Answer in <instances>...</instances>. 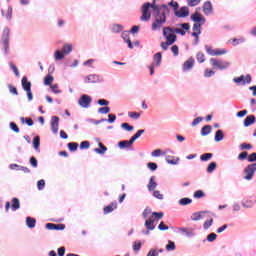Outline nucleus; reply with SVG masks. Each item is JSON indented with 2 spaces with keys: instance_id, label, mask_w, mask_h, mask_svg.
Wrapping results in <instances>:
<instances>
[{
  "instance_id": "5701e85b",
  "label": "nucleus",
  "mask_w": 256,
  "mask_h": 256,
  "mask_svg": "<svg viewBox=\"0 0 256 256\" xmlns=\"http://www.w3.org/2000/svg\"><path fill=\"white\" fill-rule=\"evenodd\" d=\"M99 148H95V153H98V155H105V152L107 151V146L103 145L101 142L98 143Z\"/></svg>"
},
{
  "instance_id": "e2e57ef3",
  "label": "nucleus",
  "mask_w": 256,
  "mask_h": 256,
  "mask_svg": "<svg viewBox=\"0 0 256 256\" xmlns=\"http://www.w3.org/2000/svg\"><path fill=\"white\" fill-rule=\"evenodd\" d=\"M213 75H215V71L212 69H206L204 71V77H213Z\"/></svg>"
},
{
  "instance_id": "864d4df0",
  "label": "nucleus",
  "mask_w": 256,
  "mask_h": 256,
  "mask_svg": "<svg viewBox=\"0 0 256 256\" xmlns=\"http://www.w3.org/2000/svg\"><path fill=\"white\" fill-rule=\"evenodd\" d=\"M112 31H113V33H121V31H123V26H121L119 24H115L112 27Z\"/></svg>"
},
{
  "instance_id": "8fccbe9b",
  "label": "nucleus",
  "mask_w": 256,
  "mask_h": 256,
  "mask_svg": "<svg viewBox=\"0 0 256 256\" xmlns=\"http://www.w3.org/2000/svg\"><path fill=\"white\" fill-rule=\"evenodd\" d=\"M214 169H217V163L211 162L207 167V173H213Z\"/></svg>"
},
{
  "instance_id": "4468645a",
  "label": "nucleus",
  "mask_w": 256,
  "mask_h": 256,
  "mask_svg": "<svg viewBox=\"0 0 256 256\" xmlns=\"http://www.w3.org/2000/svg\"><path fill=\"white\" fill-rule=\"evenodd\" d=\"M85 83H101V76L97 74H90L86 77Z\"/></svg>"
},
{
  "instance_id": "f03ea898",
  "label": "nucleus",
  "mask_w": 256,
  "mask_h": 256,
  "mask_svg": "<svg viewBox=\"0 0 256 256\" xmlns=\"http://www.w3.org/2000/svg\"><path fill=\"white\" fill-rule=\"evenodd\" d=\"M175 28L173 29L170 26L163 28V37H165L166 41L170 43H175L177 41V34H175Z\"/></svg>"
},
{
  "instance_id": "c03bdc74",
  "label": "nucleus",
  "mask_w": 256,
  "mask_h": 256,
  "mask_svg": "<svg viewBox=\"0 0 256 256\" xmlns=\"http://www.w3.org/2000/svg\"><path fill=\"white\" fill-rule=\"evenodd\" d=\"M193 203V200L191 198H182L179 200L180 205H191Z\"/></svg>"
},
{
  "instance_id": "ea45409f",
  "label": "nucleus",
  "mask_w": 256,
  "mask_h": 256,
  "mask_svg": "<svg viewBox=\"0 0 256 256\" xmlns=\"http://www.w3.org/2000/svg\"><path fill=\"white\" fill-rule=\"evenodd\" d=\"M56 61H61V59H65V53L61 52V50H57L54 54Z\"/></svg>"
},
{
  "instance_id": "09e8293b",
  "label": "nucleus",
  "mask_w": 256,
  "mask_h": 256,
  "mask_svg": "<svg viewBox=\"0 0 256 256\" xmlns=\"http://www.w3.org/2000/svg\"><path fill=\"white\" fill-rule=\"evenodd\" d=\"M202 197H205V192H203V190H197L194 192L195 199H202Z\"/></svg>"
},
{
  "instance_id": "c756f323",
  "label": "nucleus",
  "mask_w": 256,
  "mask_h": 256,
  "mask_svg": "<svg viewBox=\"0 0 256 256\" xmlns=\"http://www.w3.org/2000/svg\"><path fill=\"white\" fill-rule=\"evenodd\" d=\"M211 131H212L211 125H205L201 129L202 137H206V135H209V133H211Z\"/></svg>"
},
{
  "instance_id": "ddd939ff",
  "label": "nucleus",
  "mask_w": 256,
  "mask_h": 256,
  "mask_svg": "<svg viewBox=\"0 0 256 256\" xmlns=\"http://www.w3.org/2000/svg\"><path fill=\"white\" fill-rule=\"evenodd\" d=\"M234 83H242V85H247V83H251V75H242L240 77L234 78Z\"/></svg>"
},
{
  "instance_id": "7ed1b4c3",
  "label": "nucleus",
  "mask_w": 256,
  "mask_h": 256,
  "mask_svg": "<svg viewBox=\"0 0 256 256\" xmlns=\"http://www.w3.org/2000/svg\"><path fill=\"white\" fill-rule=\"evenodd\" d=\"M151 3L145 2L142 7V15L140 17V21H151Z\"/></svg>"
},
{
  "instance_id": "3c124183",
  "label": "nucleus",
  "mask_w": 256,
  "mask_h": 256,
  "mask_svg": "<svg viewBox=\"0 0 256 256\" xmlns=\"http://www.w3.org/2000/svg\"><path fill=\"white\" fill-rule=\"evenodd\" d=\"M189 7H197L201 3V0H186Z\"/></svg>"
},
{
  "instance_id": "1a4fd4ad",
  "label": "nucleus",
  "mask_w": 256,
  "mask_h": 256,
  "mask_svg": "<svg viewBox=\"0 0 256 256\" xmlns=\"http://www.w3.org/2000/svg\"><path fill=\"white\" fill-rule=\"evenodd\" d=\"M179 27L181 28H174V31L178 35H182V36L186 35L187 31L191 29V25H189V23L179 24Z\"/></svg>"
},
{
  "instance_id": "e433bc0d",
  "label": "nucleus",
  "mask_w": 256,
  "mask_h": 256,
  "mask_svg": "<svg viewBox=\"0 0 256 256\" xmlns=\"http://www.w3.org/2000/svg\"><path fill=\"white\" fill-rule=\"evenodd\" d=\"M17 209H21V203L17 198L12 199V211H17Z\"/></svg>"
},
{
  "instance_id": "f8f14e48",
  "label": "nucleus",
  "mask_w": 256,
  "mask_h": 256,
  "mask_svg": "<svg viewBox=\"0 0 256 256\" xmlns=\"http://www.w3.org/2000/svg\"><path fill=\"white\" fill-rule=\"evenodd\" d=\"M46 229H48V231H63L65 229V224L47 223Z\"/></svg>"
},
{
  "instance_id": "bf43d9fd",
  "label": "nucleus",
  "mask_w": 256,
  "mask_h": 256,
  "mask_svg": "<svg viewBox=\"0 0 256 256\" xmlns=\"http://www.w3.org/2000/svg\"><path fill=\"white\" fill-rule=\"evenodd\" d=\"M147 167L149 168L150 171H157V163L155 162H149L147 164Z\"/></svg>"
},
{
  "instance_id": "6e6552de",
  "label": "nucleus",
  "mask_w": 256,
  "mask_h": 256,
  "mask_svg": "<svg viewBox=\"0 0 256 256\" xmlns=\"http://www.w3.org/2000/svg\"><path fill=\"white\" fill-rule=\"evenodd\" d=\"M2 45L4 47V52L6 54L9 53V29L8 28L3 30Z\"/></svg>"
},
{
  "instance_id": "f704fd0d",
  "label": "nucleus",
  "mask_w": 256,
  "mask_h": 256,
  "mask_svg": "<svg viewBox=\"0 0 256 256\" xmlns=\"http://www.w3.org/2000/svg\"><path fill=\"white\" fill-rule=\"evenodd\" d=\"M163 212H153L150 219H153V221H159L163 219Z\"/></svg>"
},
{
  "instance_id": "dca6fc26",
  "label": "nucleus",
  "mask_w": 256,
  "mask_h": 256,
  "mask_svg": "<svg viewBox=\"0 0 256 256\" xmlns=\"http://www.w3.org/2000/svg\"><path fill=\"white\" fill-rule=\"evenodd\" d=\"M117 209V202H111L109 205L104 207L103 212L104 215H109V213H113Z\"/></svg>"
},
{
  "instance_id": "c9c22d12",
  "label": "nucleus",
  "mask_w": 256,
  "mask_h": 256,
  "mask_svg": "<svg viewBox=\"0 0 256 256\" xmlns=\"http://www.w3.org/2000/svg\"><path fill=\"white\" fill-rule=\"evenodd\" d=\"M166 161L170 165H177L179 163V158H175V156H167Z\"/></svg>"
},
{
  "instance_id": "69168bd1",
  "label": "nucleus",
  "mask_w": 256,
  "mask_h": 256,
  "mask_svg": "<svg viewBox=\"0 0 256 256\" xmlns=\"http://www.w3.org/2000/svg\"><path fill=\"white\" fill-rule=\"evenodd\" d=\"M212 225H213V219H210V220H206L204 222L203 227H204V229H209V227H211Z\"/></svg>"
},
{
  "instance_id": "49530a36",
  "label": "nucleus",
  "mask_w": 256,
  "mask_h": 256,
  "mask_svg": "<svg viewBox=\"0 0 256 256\" xmlns=\"http://www.w3.org/2000/svg\"><path fill=\"white\" fill-rule=\"evenodd\" d=\"M213 157V153H204L200 156L202 161H209Z\"/></svg>"
},
{
  "instance_id": "6ab92c4d",
  "label": "nucleus",
  "mask_w": 256,
  "mask_h": 256,
  "mask_svg": "<svg viewBox=\"0 0 256 256\" xmlns=\"http://www.w3.org/2000/svg\"><path fill=\"white\" fill-rule=\"evenodd\" d=\"M133 143H134L133 140L130 138V140L120 141L118 143V147H120V149H129V147H131Z\"/></svg>"
},
{
  "instance_id": "2eb2a0df",
  "label": "nucleus",
  "mask_w": 256,
  "mask_h": 256,
  "mask_svg": "<svg viewBox=\"0 0 256 256\" xmlns=\"http://www.w3.org/2000/svg\"><path fill=\"white\" fill-rule=\"evenodd\" d=\"M51 129L53 133L59 132V117L53 116L51 121Z\"/></svg>"
},
{
  "instance_id": "473e14b6",
  "label": "nucleus",
  "mask_w": 256,
  "mask_h": 256,
  "mask_svg": "<svg viewBox=\"0 0 256 256\" xmlns=\"http://www.w3.org/2000/svg\"><path fill=\"white\" fill-rule=\"evenodd\" d=\"M33 147L35 151H39V147H41V138L39 136L34 137Z\"/></svg>"
},
{
  "instance_id": "2f4dec72",
  "label": "nucleus",
  "mask_w": 256,
  "mask_h": 256,
  "mask_svg": "<svg viewBox=\"0 0 256 256\" xmlns=\"http://www.w3.org/2000/svg\"><path fill=\"white\" fill-rule=\"evenodd\" d=\"M71 51H73V45H71V44L63 45L62 52L64 53V55H69V53H71Z\"/></svg>"
},
{
  "instance_id": "c85d7f7f",
  "label": "nucleus",
  "mask_w": 256,
  "mask_h": 256,
  "mask_svg": "<svg viewBox=\"0 0 256 256\" xmlns=\"http://www.w3.org/2000/svg\"><path fill=\"white\" fill-rule=\"evenodd\" d=\"M37 223V220L35 218L27 217L26 218V225L29 227V229H33Z\"/></svg>"
},
{
  "instance_id": "423d86ee",
  "label": "nucleus",
  "mask_w": 256,
  "mask_h": 256,
  "mask_svg": "<svg viewBox=\"0 0 256 256\" xmlns=\"http://www.w3.org/2000/svg\"><path fill=\"white\" fill-rule=\"evenodd\" d=\"M205 51L206 53H208V55H211L212 57H219V55H226L227 54V50L223 49V48H219V49H213L211 46L206 45L205 46Z\"/></svg>"
},
{
  "instance_id": "4be33fe9",
  "label": "nucleus",
  "mask_w": 256,
  "mask_h": 256,
  "mask_svg": "<svg viewBox=\"0 0 256 256\" xmlns=\"http://www.w3.org/2000/svg\"><path fill=\"white\" fill-rule=\"evenodd\" d=\"M145 227L148 231H153L155 229V220L149 218L145 221Z\"/></svg>"
},
{
  "instance_id": "9d476101",
  "label": "nucleus",
  "mask_w": 256,
  "mask_h": 256,
  "mask_svg": "<svg viewBox=\"0 0 256 256\" xmlns=\"http://www.w3.org/2000/svg\"><path fill=\"white\" fill-rule=\"evenodd\" d=\"M201 25L203 24L194 23L193 25L192 37H195V45L199 43V35H201Z\"/></svg>"
},
{
  "instance_id": "79ce46f5",
  "label": "nucleus",
  "mask_w": 256,
  "mask_h": 256,
  "mask_svg": "<svg viewBox=\"0 0 256 256\" xmlns=\"http://www.w3.org/2000/svg\"><path fill=\"white\" fill-rule=\"evenodd\" d=\"M142 243L141 241L139 240H136L134 243H133V251H141V247H142Z\"/></svg>"
},
{
  "instance_id": "cd10ccee",
  "label": "nucleus",
  "mask_w": 256,
  "mask_h": 256,
  "mask_svg": "<svg viewBox=\"0 0 256 256\" xmlns=\"http://www.w3.org/2000/svg\"><path fill=\"white\" fill-rule=\"evenodd\" d=\"M178 17H189V8L182 7L177 13Z\"/></svg>"
},
{
  "instance_id": "39448f33",
  "label": "nucleus",
  "mask_w": 256,
  "mask_h": 256,
  "mask_svg": "<svg viewBox=\"0 0 256 256\" xmlns=\"http://www.w3.org/2000/svg\"><path fill=\"white\" fill-rule=\"evenodd\" d=\"M255 171L256 163H252L246 166V168L244 169V179H246V181H251V179H253V175H255Z\"/></svg>"
},
{
  "instance_id": "052dcab7",
  "label": "nucleus",
  "mask_w": 256,
  "mask_h": 256,
  "mask_svg": "<svg viewBox=\"0 0 256 256\" xmlns=\"http://www.w3.org/2000/svg\"><path fill=\"white\" fill-rule=\"evenodd\" d=\"M217 239V234L215 233H210L207 236V241H209V243H213V241H215Z\"/></svg>"
},
{
  "instance_id": "338daca9",
  "label": "nucleus",
  "mask_w": 256,
  "mask_h": 256,
  "mask_svg": "<svg viewBox=\"0 0 256 256\" xmlns=\"http://www.w3.org/2000/svg\"><path fill=\"white\" fill-rule=\"evenodd\" d=\"M90 145L89 141H83L80 144V149H89Z\"/></svg>"
},
{
  "instance_id": "4c0bfd02",
  "label": "nucleus",
  "mask_w": 256,
  "mask_h": 256,
  "mask_svg": "<svg viewBox=\"0 0 256 256\" xmlns=\"http://www.w3.org/2000/svg\"><path fill=\"white\" fill-rule=\"evenodd\" d=\"M156 1L157 0H153V2L150 3V9H153V11H156V13H159V11L163 9V5L160 7L159 5H157Z\"/></svg>"
},
{
  "instance_id": "5fc2aeb1",
  "label": "nucleus",
  "mask_w": 256,
  "mask_h": 256,
  "mask_svg": "<svg viewBox=\"0 0 256 256\" xmlns=\"http://www.w3.org/2000/svg\"><path fill=\"white\" fill-rule=\"evenodd\" d=\"M98 111L99 113H102V115H107V113L111 112V108H109V106L101 107Z\"/></svg>"
},
{
  "instance_id": "a211bd4d",
  "label": "nucleus",
  "mask_w": 256,
  "mask_h": 256,
  "mask_svg": "<svg viewBox=\"0 0 256 256\" xmlns=\"http://www.w3.org/2000/svg\"><path fill=\"white\" fill-rule=\"evenodd\" d=\"M209 213L207 211L195 212L192 214V221H201V219H205V214Z\"/></svg>"
},
{
  "instance_id": "603ef678",
  "label": "nucleus",
  "mask_w": 256,
  "mask_h": 256,
  "mask_svg": "<svg viewBox=\"0 0 256 256\" xmlns=\"http://www.w3.org/2000/svg\"><path fill=\"white\" fill-rule=\"evenodd\" d=\"M167 251H175V242L169 240L168 245H166Z\"/></svg>"
},
{
  "instance_id": "b1692460",
  "label": "nucleus",
  "mask_w": 256,
  "mask_h": 256,
  "mask_svg": "<svg viewBox=\"0 0 256 256\" xmlns=\"http://www.w3.org/2000/svg\"><path fill=\"white\" fill-rule=\"evenodd\" d=\"M2 15L6 17V19L11 20V17H13V8L8 6L6 10H2Z\"/></svg>"
},
{
  "instance_id": "774afa93",
  "label": "nucleus",
  "mask_w": 256,
  "mask_h": 256,
  "mask_svg": "<svg viewBox=\"0 0 256 256\" xmlns=\"http://www.w3.org/2000/svg\"><path fill=\"white\" fill-rule=\"evenodd\" d=\"M147 256H159V252L157 250H155V249H151L148 252Z\"/></svg>"
},
{
  "instance_id": "20e7f679",
  "label": "nucleus",
  "mask_w": 256,
  "mask_h": 256,
  "mask_svg": "<svg viewBox=\"0 0 256 256\" xmlns=\"http://www.w3.org/2000/svg\"><path fill=\"white\" fill-rule=\"evenodd\" d=\"M210 63H212V67H214V69H220V71L228 69L229 65H231L228 61L217 60L215 58H211Z\"/></svg>"
},
{
  "instance_id": "412c9836",
  "label": "nucleus",
  "mask_w": 256,
  "mask_h": 256,
  "mask_svg": "<svg viewBox=\"0 0 256 256\" xmlns=\"http://www.w3.org/2000/svg\"><path fill=\"white\" fill-rule=\"evenodd\" d=\"M256 118L255 115H249L244 119V127H249L250 125H253L255 123Z\"/></svg>"
},
{
  "instance_id": "680f3d73",
  "label": "nucleus",
  "mask_w": 256,
  "mask_h": 256,
  "mask_svg": "<svg viewBox=\"0 0 256 256\" xmlns=\"http://www.w3.org/2000/svg\"><path fill=\"white\" fill-rule=\"evenodd\" d=\"M30 165H31L34 169H37L38 162H37V158H35V156H32V157L30 158Z\"/></svg>"
},
{
  "instance_id": "13d9d810",
  "label": "nucleus",
  "mask_w": 256,
  "mask_h": 256,
  "mask_svg": "<svg viewBox=\"0 0 256 256\" xmlns=\"http://www.w3.org/2000/svg\"><path fill=\"white\" fill-rule=\"evenodd\" d=\"M122 129L125 131H133V126L129 125V123L125 122L121 124Z\"/></svg>"
},
{
  "instance_id": "7c9ffc66",
  "label": "nucleus",
  "mask_w": 256,
  "mask_h": 256,
  "mask_svg": "<svg viewBox=\"0 0 256 256\" xmlns=\"http://www.w3.org/2000/svg\"><path fill=\"white\" fill-rule=\"evenodd\" d=\"M224 138H225V135L223 134V130L216 131V134L214 137L216 143H219V141H223Z\"/></svg>"
},
{
  "instance_id": "f3484780",
  "label": "nucleus",
  "mask_w": 256,
  "mask_h": 256,
  "mask_svg": "<svg viewBox=\"0 0 256 256\" xmlns=\"http://www.w3.org/2000/svg\"><path fill=\"white\" fill-rule=\"evenodd\" d=\"M193 65H195V59L189 58L187 61L183 64V70L189 71L190 69H193Z\"/></svg>"
},
{
  "instance_id": "393cba45",
  "label": "nucleus",
  "mask_w": 256,
  "mask_h": 256,
  "mask_svg": "<svg viewBox=\"0 0 256 256\" xmlns=\"http://www.w3.org/2000/svg\"><path fill=\"white\" fill-rule=\"evenodd\" d=\"M148 191H155L157 189V182H155V176H152L148 183Z\"/></svg>"
},
{
  "instance_id": "aec40b11",
  "label": "nucleus",
  "mask_w": 256,
  "mask_h": 256,
  "mask_svg": "<svg viewBox=\"0 0 256 256\" xmlns=\"http://www.w3.org/2000/svg\"><path fill=\"white\" fill-rule=\"evenodd\" d=\"M203 12L205 15L211 14L213 12V4H211L209 1L205 2L203 5Z\"/></svg>"
},
{
  "instance_id": "de8ad7c7",
  "label": "nucleus",
  "mask_w": 256,
  "mask_h": 256,
  "mask_svg": "<svg viewBox=\"0 0 256 256\" xmlns=\"http://www.w3.org/2000/svg\"><path fill=\"white\" fill-rule=\"evenodd\" d=\"M196 59L198 63H205V54H203L202 52H198L196 55Z\"/></svg>"
},
{
  "instance_id": "37998d69",
  "label": "nucleus",
  "mask_w": 256,
  "mask_h": 256,
  "mask_svg": "<svg viewBox=\"0 0 256 256\" xmlns=\"http://www.w3.org/2000/svg\"><path fill=\"white\" fill-rule=\"evenodd\" d=\"M78 147H79V144L77 142L68 143V149L70 151H77Z\"/></svg>"
},
{
  "instance_id": "bb28decb",
  "label": "nucleus",
  "mask_w": 256,
  "mask_h": 256,
  "mask_svg": "<svg viewBox=\"0 0 256 256\" xmlns=\"http://www.w3.org/2000/svg\"><path fill=\"white\" fill-rule=\"evenodd\" d=\"M228 43H232V45L235 47L237 45H241V43H245V38L240 37V38H233L228 40Z\"/></svg>"
},
{
  "instance_id": "4d7b16f0",
  "label": "nucleus",
  "mask_w": 256,
  "mask_h": 256,
  "mask_svg": "<svg viewBox=\"0 0 256 256\" xmlns=\"http://www.w3.org/2000/svg\"><path fill=\"white\" fill-rule=\"evenodd\" d=\"M10 68L12 69V71H14L16 77H19L20 74H19V69H17V66L13 63V62H10Z\"/></svg>"
},
{
  "instance_id": "6e6d98bb",
  "label": "nucleus",
  "mask_w": 256,
  "mask_h": 256,
  "mask_svg": "<svg viewBox=\"0 0 256 256\" xmlns=\"http://www.w3.org/2000/svg\"><path fill=\"white\" fill-rule=\"evenodd\" d=\"M249 157V153L247 151H244L238 155L239 161H245Z\"/></svg>"
},
{
  "instance_id": "a878e982",
  "label": "nucleus",
  "mask_w": 256,
  "mask_h": 256,
  "mask_svg": "<svg viewBox=\"0 0 256 256\" xmlns=\"http://www.w3.org/2000/svg\"><path fill=\"white\" fill-rule=\"evenodd\" d=\"M22 87L24 91H31V82L27 80L26 76L22 78Z\"/></svg>"
},
{
  "instance_id": "58836bf2",
  "label": "nucleus",
  "mask_w": 256,
  "mask_h": 256,
  "mask_svg": "<svg viewBox=\"0 0 256 256\" xmlns=\"http://www.w3.org/2000/svg\"><path fill=\"white\" fill-rule=\"evenodd\" d=\"M55 78L51 74H48L44 78V85L51 86Z\"/></svg>"
},
{
  "instance_id": "0eeeda50",
  "label": "nucleus",
  "mask_w": 256,
  "mask_h": 256,
  "mask_svg": "<svg viewBox=\"0 0 256 256\" xmlns=\"http://www.w3.org/2000/svg\"><path fill=\"white\" fill-rule=\"evenodd\" d=\"M92 101L93 99L91 98V96L83 94L78 100V105H80V107H83V109H88V107L91 106Z\"/></svg>"
},
{
  "instance_id": "f257e3e1",
  "label": "nucleus",
  "mask_w": 256,
  "mask_h": 256,
  "mask_svg": "<svg viewBox=\"0 0 256 256\" xmlns=\"http://www.w3.org/2000/svg\"><path fill=\"white\" fill-rule=\"evenodd\" d=\"M167 15H169V7L163 4V9L156 12L154 22L152 23V31H159L165 23H167Z\"/></svg>"
},
{
  "instance_id": "a18cd8bd",
  "label": "nucleus",
  "mask_w": 256,
  "mask_h": 256,
  "mask_svg": "<svg viewBox=\"0 0 256 256\" xmlns=\"http://www.w3.org/2000/svg\"><path fill=\"white\" fill-rule=\"evenodd\" d=\"M143 133H145V130H138L136 134L131 137V140L135 143V141H137V139H139Z\"/></svg>"
},
{
  "instance_id": "72a5a7b5",
  "label": "nucleus",
  "mask_w": 256,
  "mask_h": 256,
  "mask_svg": "<svg viewBox=\"0 0 256 256\" xmlns=\"http://www.w3.org/2000/svg\"><path fill=\"white\" fill-rule=\"evenodd\" d=\"M163 59V56L161 52H158L154 55V61H155V66L159 67L161 65V60Z\"/></svg>"
},
{
  "instance_id": "0e129e2a",
  "label": "nucleus",
  "mask_w": 256,
  "mask_h": 256,
  "mask_svg": "<svg viewBox=\"0 0 256 256\" xmlns=\"http://www.w3.org/2000/svg\"><path fill=\"white\" fill-rule=\"evenodd\" d=\"M248 161H249V163H255V161H256V152H253L248 156Z\"/></svg>"
},
{
  "instance_id": "a19ab883",
  "label": "nucleus",
  "mask_w": 256,
  "mask_h": 256,
  "mask_svg": "<svg viewBox=\"0 0 256 256\" xmlns=\"http://www.w3.org/2000/svg\"><path fill=\"white\" fill-rule=\"evenodd\" d=\"M170 45H173V42L166 40V42H161L160 47L162 48L163 51H167Z\"/></svg>"
},
{
  "instance_id": "9b49d317",
  "label": "nucleus",
  "mask_w": 256,
  "mask_h": 256,
  "mask_svg": "<svg viewBox=\"0 0 256 256\" xmlns=\"http://www.w3.org/2000/svg\"><path fill=\"white\" fill-rule=\"evenodd\" d=\"M191 19L192 21H194V23H197L199 25H205V17H203V15H201V13H198L197 11L191 15Z\"/></svg>"
}]
</instances>
